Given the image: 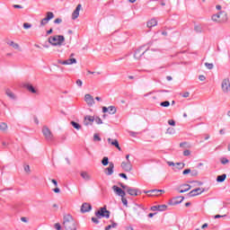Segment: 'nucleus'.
<instances>
[{
	"label": "nucleus",
	"instance_id": "obj_39",
	"mask_svg": "<svg viewBox=\"0 0 230 230\" xmlns=\"http://www.w3.org/2000/svg\"><path fill=\"white\" fill-rule=\"evenodd\" d=\"M24 172H26V173H31V169L30 168V165L24 166Z\"/></svg>",
	"mask_w": 230,
	"mask_h": 230
},
{
	"label": "nucleus",
	"instance_id": "obj_18",
	"mask_svg": "<svg viewBox=\"0 0 230 230\" xmlns=\"http://www.w3.org/2000/svg\"><path fill=\"white\" fill-rule=\"evenodd\" d=\"M146 193H149V197H159V193H164L163 190H148Z\"/></svg>",
	"mask_w": 230,
	"mask_h": 230
},
{
	"label": "nucleus",
	"instance_id": "obj_32",
	"mask_svg": "<svg viewBox=\"0 0 230 230\" xmlns=\"http://www.w3.org/2000/svg\"><path fill=\"white\" fill-rule=\"evenodd\" d=\"M227 177V175L226 174H222L217 176V182H224V181H226V178Z\"/></svg>",
	"mask_w": 230,
	"mask_h": 230
},
{
	"label": "nucleus",
	"instance_id": "obj_56",
	"mask_svg": "<svg viewBox=\"0 0 230 230\" xmlns=\"http://www.w3.org/2000/svg\"><path fill=\"white\" fill-rule=\"evenodd\" d=\"M119 177H123V179H128L127 174L125 173H119Z\"/></svg>",
	"mask_w": 230,
	"mask_h": 230
},
{
	"label": "nucleus",
	"instance_id": "obj_25",
	"mask_svg": "<svg viewBox=\"0 0 230 230\" xmlns=\"http://www.w3.org/2000/svg\"><path fill=\"white\" fill-rule=\"evenodd\" d=\"M146 26L147 28H154L155 26H157V20L151 19L149 22H147Z\"/></svg>",
	"mask_w": 230,
	"mask_h": 230
},
{
	"label": "nucleus",
	"instance_id": "obj_42",
	"mask_svg": "<svg viewBox=\"0 0 230 230\" xmlns=\"http://www.w3.org/2000/svg\"><path fill=\"white\" fill-rule=\"evenodd\" d=\"M95 122L97 123V125H102V123H103V121H102V119H100L99 117H97L96 119H94Z\"/></svg>",
	"mask_w": 230,
	"mask_h": 230
},
{
	"label": "nucleus",
	"instance_id": "obj_22",
	"mask_svg": "<svg viewBox=\"0 0 230 230\" xmlns=\"http://www.w3.org/2000/svg\"><path fill=\"white\" fill-rule=\"evenodd\" d=\"M84 125L87 127L89 125H92V123H94V117L93 116H86L84 117Z\"/></svg>",
	"mask_w": 230,
	"mask_h": 230
},
{
	"label": "nucleus",
	"instance_id": "obj_63",
	"mask_svg": "<svg viewBox=\"0 0 230 230\" xmlns=\"http://www.w3.org/2000/svg\"><path fill=\"white\" fill-rule=\"evenodd\" d=\"M192 175H199V172L193 171V172H192Z\"/></svg>",
	"mask_w": 230,
	"mask_h": 230
},
{
	"label": "nucleus",
	"instance_id": "obj_6",
	"mask_svg": "<svg viewBox=\"0 0 230 230\" xmlns=\"http://www.w3.org/2000/svg\"><path fill=\"white\" fill-rule=\"evenodd\" d=\"M51 19H55V13H53V12H47L46 17L43 18L40 22V28H42V26H46V24H48Z\"/></svg>",
	"mask_w": 230,
	"mask_h": 230
},
{
	"label": "nucleus",
	"instance_id": "obj_30",
	"mask_svg": "<svg viewBox=\"0 0 230 230\" xmlns=\"http://www.w3.org/2000/svg\"><path fill=\"white\" fill-rule=\"evenodd\" d=\"M5 94L11 98V100H15V94H13V93H12V91L10 90H6Z\"/></svg>",
	"mask_w": 230,
	"mask_h": 230
},
{
	"label": "nucleus",
	"instance_id": "obj_38",
	"mask_svg": "<svg viewBox=\"0 0 230 230\" xmlns=\"http://www.w3.org/2000/svg\"><path fill=\"white\" fill-rule=\"evenodd\" d=\"M205 66L207 69H213V67H215L212 63H205Z\"/></svg>",
	"mask_w": 230,
	"mask_h": 230
},
{
	"label": "nucleus",
	"instance_id": "obj_27",
	"mask_svg": "<svg viewBox=\"0 0 230 230\" xmlns=\"http://www.w3.org/2000/svg\"><path fill=\"white\" fill-rule=\"evenodd\" d=\"M0 130L2 132H6V130H8V124H6L4 122H1L0 123Z\"/></svg>",
	"mask_w": 230,
	"mask_h": 230
},
{
	"label": "nucleus",
	"instance_id": "obj_37",
	"mask_svg": "<svg viewBox=\"0 0 230 230\" xmlns=\"http://www.w3.org/2000/svg\"><path fill=\"white\" fill-rule=\"evenodd\" d=\"M161 107H170V102L165 101L160 103Z\"/></svg>",
	"mask_w": 230,
	"mask_h": 230
},
{
	"label": "nucleus",
	"instance_id": "obj_8",
	"mask_svg": "<svg viewBox=\"0 0 230 230\" xmlns=\"http://www.w3.org/2000/svg\"><path fill=\"white\" fill-rule=\"evenodd\" d=\"M42 134L48 139L49 141H51L53 139V133H51V130L48 127H43L42 128Z\"/></svg>",
	"mask_w": 230,
	"mask_h": 230
},
{
	"label": "nucleus",
	"instance_id": "obj_48",
	"mask_svg": "<svg viewBox=\"0 0 230 230\" xmlns=\"http://www.w3.org/2000/svg\"><path fill=\"white\" fill-rule=\"evenodd\" d=\"M168 123H169V125H171L172 127H175V120H173V119H169V120H168Z\"/></svg>",
	"mask_w": 230,
	"mask_h": 230
},
{
	"label": "nucleus",
	"instance_id": "obj_19",
	"mask_svg": "<svg viewBox=\"0 0 230 230\" xmlns=\"http://www.w3.org/2000/svg\"><path fill=\"white\" fill-rule=\"evenodd\" d=\"M146 50L143 49H139L135 52L134 58H136V60H139V58H141Z\"/></svg>",
	"mask_w": 230,
	"mask_h": 230
},
{
	"label": "nucleus",
	"instance_id": "obj_53",
	"mask_svg": "<svg viewBox=\"0 0 230 230\" xmlns=\"http://www.w3.org/2000/svg\"><path fill=\"white\" fill-rule=\"evenodd\" d=\"M190 97V93L188 92H185L183 94H182V98H189Z\"/></svg>",
	"mask_w": 230,
	"mask_h": 230
},
{
	"label": "nucleus",
	"instance_id": "obj_49",
	"mask_svg": "<svg viewBox=\"0 0 230 230\" xmlns=\"http://www.w3.org/2000/svg\"><path fill=\"white\" fill-rule=\"evenodd\" d=\"M51 182H52V184H54V186L56 187V188H58V182L57 181V180H51Z\"/></svg>",
	"mask_w": 230,
	"mask_h": 230
},
{
	"label": "nucleus",
	"instance_id": "obj_9",
	"mask_svg": "<svg viewBox=\"0 0 230 230\" xmlns=\"http://www.w3.org/2000/svg\"><path fill=\"white\" fill-rule=\"evenodd\" d=\"M205 190L203 188H197L192 190L190 192H189V197H197L198 195H202L204 193Z\"/></svg>",
	"mask_w": 230,
	"mask_h": 230
},
{
	"label": "nucleus",
	"instance_id": "obj_2",
	"mask_svg": "<svg viewBox=\"0 0 230 230\" xmlns=\"http://www.w3.org/2000/svg\"><path fill=\"white\" fill-rule=\"evenodd\" d=\"M96 217H92V222L93 224H100V218H109L111 217V211L107 210L106 208H101L97 212H95Z\"/></svg>",
	"mask_w": 230,
	"mask_h": 230
},
{
	"label": "nucleus",
	"instance_id": "obj_3",
	"mask_svg": "<svg viewBox=\"0 0 230 230\" xmlns=\"http://www.w3.org/2000/svg\"><path fill=\"white\" fill-rule=\"evenodd\" d=\"M66 40V38L62 35H55L50 36L49 38V42L51 44V46H62L64 44V41Z\"/></svg>",
	"mask_w": 230,
	"mask_h": 230
},
{
	"label": "nucleus",
	"instance_id": "obj_16",
	"mask_svg": "<svg viewBox=\"0 0 230 230\" xmlns=\"http://www.w3.org/2000/svg\"><path fill=\"white\" fill-rule=\"evenodd\" d=\"M166 209H168V206L166 205L153 206L151 208V211H166Z\"/></svg>",
	"mask_w": 230,
	"mask_h": 230
},
{
	"label": "nucleus",
	"instance_id": "obj_28",
	"mask_svg": "<svg viewBox=\"0 0 230 230\" xmlns=\"http://www.w3.org/2000/svg\"><path fill=\"white\" fill-rule=\"evenodd\" d=\"M185 164L183 163H177L174 166L173 170H182L184 168Z\"/></svg>",
	"mask_w": 230,
	"mask_h": 230
},
{
	"label": "nucleus",
	"instance_id": "obj_50",
	"mask_svg": "<svg viewBox=\"0 0 230 230\" xmlns=\"http://www.w3.org/2000/svg\"><path fill=\"white\" fill-rule=\"evenodd\" d=\"M83 82H82V80H80V79H78L77 81H76V85H78L79 87H82V85H83Z\"/></svg>",
	"mask_w": 230,
	"mask_h": 230
},
{
	"label": "nucleus",
	"instance_id": "obj_61",
	"mask_svg": "<svg viewBox=\"0 0 230 230\" xmlns=\"http://www.w3.org/2000/svg\"><path fill=\"white\" fill-rule=\"evenodd\" d=\"M222 217H224V216L216 215V216L214 217V218H222Z\"/></svg>",
	"mask_w": 230,
	"mask_h": 230
},
{
	"label": "nucleus",
	"instance_id": "obj_13",
	"mask_svg": "<svg viewBox=\"0 0 230 230\" xmlns=\"http://www.w3.org/2000/svg\"><path fill=\"white\" fill-rule=\"evenodd\" d=\"M121 168L125 172H132V164L130 163V161L122 162Z\"/></svg>",
	"mask_w": 230,
	"mask_h": 230
},
{
	"label": "nucleus",
	"instance_id": "obj_7",
	"mask_svg": "<svg viewBox=\"0 0 230 230\" xmlns=\"http://www.w3.org/2000/svg\"><path fill=\"white\" fill-rule=\"evenodd\" d=\"M73 57H75V54H71L70 58L66 60H59L58 64H61L62 66H73V64H76V58H74Z\"/></svg>",
	"mask_w": 230,
	"mask_h": 230
},
{
	"label": "nucleus",
	"instance_id": "obj_60",
	"mask_svg": "<svg viewBox=\"0 0 230 230\" xmlns=\"http://www.w3.org/2000/svg\"><path fill=\"white\" fill-rule=\"evenodd\" d=\"M155 215H156L155 213H150L149 215H148V217H149V218H152V217H154Z\"/></svg>",
	"mask_w": 230,
	"mask_h": 230
},
{
	"label": "nucleus",
	"instance_id": "obj_20",
	"mask_svg": "<svg viewBox=\"0 0 230 230\" xmlns=\"http://www.w3.org/2000/svg\"><path fill=\"white\" fill-rule=\"evenodd\" d=\"M112 190H113V191H115V193H117V194L119 195V197H125V195H127V194L124 192V190H121V188H119V187H118V186H116V185H114V186L112 187Z\"/></svg>",
	"mask_w": 230,
	"mask_h": 230
},
{
	"label": "nucleus",
	"instance_id": "obj_21",
	"mask_svg": "<svg viewBox=\"0 0 230 230\" xmlns=\"http://www.w3.org/2000/svg\"><path fill=\"white\" fill-rule=\"evenodd\" d=\"M106 175H112L114 173V164L111 162L109 167L105 169Z\"/></svg>",
	"mask_w": 230,
	"mask_h": 230
},
{
	"label": "nucleus",
	"instance_id": "obj_51",
	"mask_svg": "<svg viewBox=\"0 0 230 230\" xmlns=\"http://www.w3.org/2000/svg\"><path fill=\"white\" fill-rule=\"evenodd\" d=\"M191 154V152L190 151V150H185L184 152H183V155H185V156H188V155H190Z\"/></svg>",
	"mask_w": 230,
	"mask_h": 230
},
{
	"label": "nucleus",
	"instance_id": "obj_58",
	"mask_svg": "<svg viewBox=\"0 0 230 230\" xmlns=\"http://www.w3.org/2000/svg\"><path fill=\"white\" fill-rule=\"evenodd\" d=\"M13 8H20V9L22 8V5H19V4H13Z\"/></svg>",
	"mask_w": 230,
	"mask_h": 230
},
{
	"label": "nucleus",
	"instance_id": "obj_55",
	"mask_svg": "<svg viewBox=\"0 0 230 230\" xmlns=\"http://www.w3.org/2000/svg\"><path fill=\"white\" fill-rule=\"evenodd\" d=\"M54 193H60V189H58V187L56 189L53 190Z\"/></svg>",
	"mask_w": 230,
	"mask_h": 230
},
{
	"label": "nucleus",
	"instance_id": "obj_23",
	"mask_svg": "<svg viewBox=\"0 0 230 230\" xmlns=\"http://www.w3.org/2000/svg\"><path fill=\"white\" fill-rule=\"evenodd\" d=\"M91 204L89 203H84L81 207V212L82 213H87L91 209Z\"/></svg>",
	"mask_w": 230,
	"mask_h": 230
},
{
	"label": "nucleus",
	"instance_id": "obj_14",
	"mask_svg": "<svg viewBox=\"0 0 230 230\" xmlns=\"http://www.w3.org/2000/svg\"><path fill=\"white\" fill-rule=\"evenodd\" d=\"M109 145H111V146H115V148H118L119 152H121V147L119 146V142H118V139H111L108 138Z\"/></svg>",
	"mask_w": 230,
	"mask_h": 230
},
{
	"label": "nucleus",
	"instance_id": "obj_44",
	"mask_svg": "<svg viewBox=\"0 0 230 230\" xmlns=\"http://www.w3.org/2000/svg\"><path fill=\"white\" fill-rule=\"evenodd\" d=\"M188 173H191V169H185V170L182 172V174H183V175H188Z\"/></svg>",
	"mask_w": 230,
	"mask_h": 230
},
{
	"label": "nucleus",
	"instance_id": "obj_10",
	"mask_svg": "<svg viewBox=\"0 0 230 230\" xmlns=\"http://www.w3.org/2000/svg\"><path fill=\"white\" fill-rule=\"evenodd\" d=\"M80 10H82L81 4H77L75 11L72 13V20L73 21H75V19H78V17H80Z\"/></svg>",
	"mask_w": 230,
	"mask_h": 230
},
{
	"label": "nucleus",
	"instance_id": "obj_26",
	"mask_svg": "<svg viewBox=\"0 0 230 230\" xmlns=\"http://www.w3.org/2000/svg\"><path fill=\"white\" fill-rule=\"evenodd\" d=\"M81 177H82L84 181H91V174H89V172H81Z\"/></svg>",
	"mask_w": 230,
	"mask_h": 230
},
{
	"label": "nucleus",
	"instance_id": "obj_43",
	"mask_svg": "<svg viewBox=\"0 0 230 230\" xmlns=\"http://www.w3.org/2000/svg\"><path fill=\"white\" fill-rule=\"evenodd\" d=\"M93 139L94 141H102V138L100 137V136H98V134L93 135Z\"/></svg>",
	"mask_w": 230,
	"mask_h": 230
},
{
	"label": "nucleus",
	"instance_id": "obj_35",
	"mask_svg": "<svg viewBox=\"0 0 230 230\" xmlns=\"http://www.w3.org/2000/svg\"><path fill=\"white\" fill-rule=\"evenodd\" d=\"M27 89H28V91H30V92L32 93L33 94H35V93H37V90H35V88H34L33 85H31V84H29V85L27 86Z\"/></svg>",
	"mask_w": 230,
	"mask_h": 230
},
{
	"label": "nucleus",
	"instance_id": "obj_57",
	"mask_svg": "<svg viewBox=\"0 0 230 230\" xmlns=\"http://www.w3.org/2000/svg\"><path fill=\"white\" fill-rule=\"evenodd\" d=\"M208 227V223H205L201 226V229H206Z\"/></svg>",
	"mask_w": 230,
	"mask_h": 230
},
{
	"label": "nucleus",
	"instance_id": "obj_54",
	"mask_svg": "<svg viewBox=\"0 0 230 230\" xmlns=\"http://www.w3.org/2000/svg\"><path fill=\"white\" fill-rule=\"evenodd\" d=\"M167 164H169L170 166H173L175 168L176 164L173 162H167Z\"/></svg>",
	"mask_w": 230,
	"mask_h": 230
},
{
	"label": "nucleus",
	"instance_id": "obj_40",
	"mask_svg": "<svg viewBox=\"0 0 230 230\" xmlns=\"http://www.w3.org/2000/svg\"><path fill=\"white\" fill-rule=\"evenodd\" d=\"M54 227H55V229H57V230H62V226L60 225V223H56V224L54 225Z\"/></svg>",
	"mask_w": 230,
	"mask_h": 230
},
{
	"label": "nucleus",
	"instance_id": "obj_64",
	"mask_svg": "<svg viewBox=\"0 0 230 230\" xmlns=\"http://www.w3.org/2000/svg\"><path fill=\"white\" fill-rule=\"evenodd\" d=\"M126 230H134V228L132 226H128Z\"/></svg>",
	"mask_w": 230,
	"mask_h": 230
},
{
	"label": "nucleus",
	"instance_id": "obj_45",
	"mask_svg": "<svg viewBox=\"0 0 230 230\" xmlns=\"http://www.w3.org/2000/svg\"><path fill=\"white\" fill-rule=\"evenodd\" d=\"M121 201L124 204V206H128V201L127 200V199H125V197H121Z\"/></svg>",
	"mask_w": 230,
	"mask_h": 230
},
{
	"label": "nucleus",
	"instance_id": "obj_1",
	"mask_svg": "<svg viewBox=\"0 0 230 230\" xmlns=\"http://www.w3.org/2000/svg\"><path fill=\"white\" fill-rule=\"evenodd\" d=\"M63 226L66 230H76L78 225L75 221V218H73V216L67 214L63 217Z\"/></svg>",
	"mask_w": 230,
	"mask_h": 230
},
{
	"label": "nucleus",
	"instance_id": "obj_29",
	"mask_svg": "<svg viewBox=\"0 0 230 230\" xmlns=\"http://www.w3.org/2000/svg\"><path fill=\"white\" fill-rule=\"evenodd\" d=\"M184 186V190H180V193H186V191H190V190H191V185L190 184H185Z\"/></svg>",
	"mask_w": 230,
	"mask_h": 230
},
{
	"label": "nucleus",
	"instance_id": "obj_34",
	"mask_svg": "<svg viewBox=\"0 0 230 230\" xmlns=\"http://www.w3.org/2000/svg\"><path fill=\"white\" fill-rule=\"evenodd\" d=\"M111 163H109V157L104 156L102 161V164H103V166H107V164H110Z\"/></svg>",
	"mask_w": 230,
	"mask_h": 230
},
{
	"label": "nucleus",
	"instance_id": "obj_47",
	"mask_svg": "<svg viewBox=\"0 0 230 230\" xmlns=\"http://www.w3.org/2000/svg\"><path fill=\"white\" fill-rule=\"evenodd\" d=\"M60 22H62V19H61V18H57V19L54 21V24H60Z\"/></svg>",
	"mask_w": 230,
	"mask_h": 230
},
{
	"label": "nucleus",
	"instance_id": "obj_62",
	"mask_svg": "<svg viewBox=\"0 0 230 230\" xmlns=\"http://www.w3.org/2000/svg\"><path fill=\"white\" fill-rule=\"evenodd\" d=\"M21 220H22V222H28V220L26 219V217H22Z\"/></svg>",
	"mask_w": 230,
	"mask_h": 230
},
{
	"label": "nucleus",
	"instance_id": "obj_46",
	"mask_svg": "<svg viewBox=\"0 0 230 230\" xmlns=\"http://www.w3.org/2000/svg\"><path fill=\"white\" fill-rule=\"evenodd\" d=\"M222 164H227L229 163V160L227 158H221Z\"/></svg>",
	"mask_w": 230,
	"mask_h": 230
},
{
	"label": "nucleus",
	"instance_id": "obj_12",
	"mask_svg": "<svg viewBox=\"0 0 230 230\" xmlns=\"http://www.w3.org/2000/svg\"><path fill=\"white\" fill-rule=\"evenodd\" d=\"M84 102L89 105V107H93V105H94V98L89 93L84 95Z\"/></svg>",
	"mask_w": 230,
	"mask_h": 230
},
{
	"label": "nucleus",
	"instance_id": "obj_41",
	"mask_svg": "<svg viewBox=\"0 0 230 230\" xmlns=\"http://www.w3.org/2000/svg\"><path fill=\"white\" fill-rule=\"evenodd\" d=\"M23 28H24L25 30H28V29H30V28H31V23H28V22H25V23H23Z\"/></svg>",
	"mask_w": 230,
	"mask_h": 230
},
{
	"label": "nucleus",
	"instance_id": "obj_59",
	"mask_svg": "<svg viewBox=\"0 0 230 230\" xmlns=\"http://www.w3.org/2000/svg\"><path fill=\"white\" fill-rule=\"evenodd\" d=\"M216 10H222V5H216Z\"/></svg>",
	"mask_w": 230,
	"mask_h": 230
},
{
	"label": "nucleus",
	"instance_id": "obj_33",
	"mask_svg": "<svg viewBox=\"0 0 230 230\" xmlns=\"http://www.w3.org/2000/svg\"><path fill=\"white\" fill-rule=\"evenodd\" d=\"M117 223L112 222L111 225H109L108 226L105 227V230L114 229L115 227H117Z\"/></svg>",
	"mask_w": 230,
	"mask_h": 230
},
{
	"label": "nucleus",
	"instance_id": "obj_5",
	"mask_svg": "<svg viewBox=\"0 0 230 230\" xmlns=\"http://www.w3.org/2000/svg\"><path fill=\"white\" fill-rule=\"evenodd\" d=\"M119 186L122 188V190H126L127 193H128V195H130L131 197H137L139 190L133 189L123 183H119Z\"/></svg>",
	"mask_w": 230,
	"mask_h": 230
},
{
	"label": "nucleus",
	"instance_id": "obj_15",
	"mask_svg": "<svg viewBox=\"0 0 230 230\" xmlns=\"http://www.w3.org/2000/svg\"><path fill=\"white\" fill-rule=\"evenodd\" d=\"M142 212H143V207L139 205H137L132 208L133 215H136L137 217H139V215H141Z\"/></svg>",
	"mask_w": 230,
	"mask_h": 230
},
{
	"label": "nucleus",
	"instance_id": "obj_36",
	"mask_svg": "<svg viewBox=\"0 0 230 230\" xmlns=\"http://www.w3.org/2000/svg\"><path fill=\"white\" fill-rule=\"evenodd\" d=\"M182 200H184V197L180 196L177 198V200L174 201V204H181V202H182Z\"/></svg>",
	"mask_w": 230,
	"mask_h": 230
},
{
	"label": "nucleus",
	"instance_id": "obj_11",
	"mask_svg": "<svg viewBox=\"0 0 230 230\" xmlns=\"http://www.w3.org/2000/svg\"><path fill=\"white\" fill-rule=\"evenodd\" d=\"M222 91L224 93H229L230 91V82L229 79H224L221 84Z\"/></svg>",
	"mask_w": 230,
	"mask_h": 230
},
{
	"label": "nucleus",
	"instance_id": "obj_31",
	"mask_svg": "<svg viewBox=\"0 0 230 230\" xmlns=\"http://www.w3.org/2000/svg\"><path fill=\"white\" fill-rule=\"evenodd\" d=\"M70 123L72 127H74V128H75L76 130H80L82 128V126H80L78 122L71 121Z\"/></svg>",
	"mask_w": 230,
	"mask_h": 230
},
{
	"label": "nucleus",
	"instance_id": "obj_17",
	"mask_svg": "<svg viewBox=\"0 0 230 230\" xmlns=\"http://www.w3.org/2000/svg\"><path fill=\"white\" fill-rule=\"evenodd\" d=\"M102 112H109V114H116L117 110L114 106H109L108 108L104 106L102 107Z\"/></svg>",
	"mask_w": 230,
	"mask_h": 230
},
{
	"label": "nucleus",
	"instance_id": "obj_4",
	"mask_svg": "<svg viewBox=\"0 0 230 230\" xmlns=\"http://www.w3.org/2000/svg\"><path fill=\"white\" fill-rule=\"evenodd\" d=\"M211 19L214 22H226L227 21V13L221 11L219 13L212 15Z\"/></svg>",
	"mask_w": 230,
	"mask_h": 230
},
{
	"label": "nucleus",
	"instance_id": "obj_52",
	"mask_svg": "<svg viewBox=\"0 0 230 230\" xmlns=\"http://www.w3.org/2000/svg\"><path fill=\"white\" fill-rule=\"evenodd\" d=\"M199 80L200 82H204V80H206V76L201 75L199 76Z\"/></svg>",
	"mask_w": 230,
	"mask_h": 230
},
{
	"label": "nucleus",
	"instance_id": "obj_24",
	"mask_svg": "<svg viewBox=\"0 0 230 230\" xmlns=\"http://www.w3.org/2000/svg\"><path fill=\"white\" fill-rule=\"evenodd\" d=\"M7 44L11 48H13V49H18L19 51H21V46H19L18 43H15V41L8 40Z\"/></svg>",
	"mask_w": 230,
	"mask_h": 230
}]
</instances>
